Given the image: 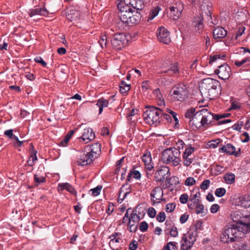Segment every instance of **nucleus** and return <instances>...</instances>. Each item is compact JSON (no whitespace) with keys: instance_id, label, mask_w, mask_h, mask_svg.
I'll return each mask as SVG.
<instances>
[{"instance_id":"obj_1","label":"nucleus","mask_w":250,"mask_h":250,"mask_svg":"<svg viewBox=\"0 0 250 250\" xmlns=\"http://www.w3.org/2000/svg\"><path fill=\"white\" fill-rule=\"evenodd\" d=\"M248 228L243 226L237 227L232 225L226 226L220 235L221 241L224 243H231L239 241L248 232Z\"/></svg>"},{"instance_id":"obj_2","label":"nucleus","mask_w":250,"mask_h":250,"mask_svg":"<svg viewBox=\"0 0 250 250\" xmlns=\"http://www.w3.org/2000/svg\"><path fill=\"white\" fill-rule=\"evenodd\" d=\"M215 114L212 113L207 108H202L196 112L195 116L191 122L196 130L202 127L208 128L216 125Z\"/></svg>"},{"instance_id":"obj_3","label":"nucleus","mask_w":250,"mask_h":250,"mask_svg":"<svg viewBox=\"0 0 250 250\" xmlns=\"http://www.w3.org/2000/svg\"><path fill=\"white\" fill-rule=\"evenodd\" d=\"M221 87L219 81L211 78L204 79L199 86L200 91L203 97L212 99L216 94V90Z\"/></svg>"},{"instance_id":"obj_4","label":"nucleus","mask_w":250,"mask_h":250,"mask_svg":"<svg viewBox=\"0 0 250 250\" xmlns=\"http://www.w3.org/2000/svg\"><path fill=\"white\" fill-rule=\"evenodd\" d=\"M163 111L160 108L149 106L146 108L143 113L144 121L149 125L155 126L160 124L162 121Z\"/></svg>"},{"instance_id":"obj_5","label":"nucleus","mask_w":250,"mask_h":250,"mask_svg":"<svg viewBox=\"0 0 250 250\" xmlns=\"http://www.w3.org/2000/svg\"><path fill=\"white\" fill-rule=\"evenodd\" d=\"M230 217L236 224L232 225L240 227L242 226L248 228V232H250V213L247 211L235 210L231 212Z\"/></svg>"},{"instance_id":"obj_6","label":"nucleus","mask_w":250,"mask_h":250,"mask_svg":"<svg viewBox=\"0 0 250 250\" xmlns=\"http://www.w3.org/2000/svg\"><path fill=\"white\" fill-rule=\"evenodd\" d=\"M180 155V150L176 148L170 147L162 152L161 159L164 163L177 166L181 161Z\"/></svg>"},{"instance_id":"obj_7","label":"nucleus","mask_w":250,"mask_h":250,"mask_svg":"<svg viewBox=\"0 0 250 250\" xmlns=\"http://www.w3.org/2000/svg\"><path fill=\"white\" fill-rule=\"evenodd\" d=\"M120 0V2L117 5L118 8L120 10L118 16L120 21H119V23L122 22L126 25L133 13L130 7L132 5L131 4H125L124 0L123 1L121 0Z\"/></svg>"},{"instance_id":"obj_8","label":"nucleus","mask_w":250,"mask_h":250,"mask_svg":"<svg viewBox=\"0 0 250 250\" xmlns=\"http://www.w3.org/2000/svg\"><path fill=\"white\" fill-rule=\"evenodd\" d=\"M172 95L174 98L180 102L184 101L188 96V90L187 85L181 83L174 86L172 88Z\"/></svg>"},{"instance_id":"obj_9","label":"nucleus","mask_w":250,"mask_h":250,"mask_svg":"<svg viewBox=\"0 0 250 250\" xmlns=\"http://www.w3.org/2000/svg\"><path fill=\"white\" fill-rule=\"evenodd\" d=\"M159 74L167 73L168 76L174 77L179 73V69L177 63H172L169 62H166L162 64Z\"/></svg>"},{"instance_id":"obj_10","label":"nucleus","mask_w":250,"mask_h":250,"mask_svg":"<svg viewBox=\"0 0 250 250\" xmlns=\"http://www.w3.org/2000/svg\"><path fill=\"white\" fill-rule=\"evenodd\" d=\"M170 176L169 167L167 166H162L158 168L155 173V180L157 182H164L168 179Z\"/></svg>"},{"instance_id":"obj_11","label":"nucleus","mask_w":250,"mask_h":250,"mask_svg":"<svg viewBox=\"0 0 250 250\" xmlns=\"http://www.w3.org/2000/svg\"><path fill=\"white\" fill-rule=\"evenodd\" d=\"M113 47L121 49L126 43V36L124 33H116L111 41Z\"/></svg>"},{"instance_id":"obj_12","label":"nucleus","mask_w":250,"mask_h":250,"mask_svg":"<svg viewBox=\"0 0 250 250\" xmlns=\"http://www.w3.org/2000/svg\"><path fill=\"white\" fill-rule=\"evenodd\" d=\"M215 73L222 80H227L229 78L231 73L230 67L226 63L218 66V68L215 70Z\"/></svg>"},{"instance_id":"obj_13","label":"nucleus","mask_w":250,"mask_h":250,"mask_svg":"<svg viewBox=\"0 0 250 250\" xmlns=\"http://www.w3.org/2000/svg\"><path fill=\"white\" fill-rule=\"evenodd\" d=\"M92 156L88 151H86V149L84 148L83 152L79 156L77 160V163L78 165L81 166H85L91 164L94 160Z\"/></svg>"},{"instance_id":"obj_14","label":"nucleus","mask_w":250,"mask_h":250,"mask_svg":"<svg viewBox=\"0 0 250 250\" xmlns=\"http://www.w3.org/2000/svg\"><path fill=\"white\" fill-rule=\"evenodd\" d=\"M157 36L159 42L163 43L168 44L170 42L171 40L169 36V32L163 26L160 27L158 29Z\"/></svg>"},{"instance_id":"obj_15","label":"nucleus","mask_w":250,"mask_h":250,"mask_svg":"<svg viewBox=\"0 0 250 250\" xmlns=\"http://www.w3.org/2000/svg\"><path fill=\"white\" fill-rule=\"evenodd\" d=\"M195 150V148L189 146L186 148L183 154V164L187 167L189 166L193 161L192 153Z\"/></svg>"},{"instance_id":"obj_16","label":"nucleus","mask_w":250,"mask_h":250,"mask_svg":"<svg viewBox=\"0 0 250 250\" xmlns=\"http://www.w3.org/2000/svg\"><path fill=\"white\" fill-rule=\"evenodd\" d=\"M164 193L162 188L161 187H155L150 193L151 201L152 205H154L156 203H160L162 200Z\"/></svg>"},{"instance_id":"obj_17","label":"nucleus","mask_w":250,"mask_h":250,"mask_svg":"<svg viewBox=\"0 0 250 250\" xmlns=\"http://www.w3.org/2000/svg\"><path fill=\"white\" fill-rule=\"evenodd\" d=\"M94 138V132L91 128L88 127L84 129L83 135L79 139L80 142L83 141V143L86 144Z\"/></svg>"},{"instance_id":"obj_18","label":"nucleus","mask_w":250,"mask_h":250,"mask_svg":"<svg viewBox=\"0 0 250 250\" xmlns=\"http://www.w3.org/2000/svg\"><path fill=\"white\" fill-rule=\"evenodd\" d=\"M86 151L88 152L93 156L94 160L98 157L101 153V145L99 143H95L91 146H86L84 147Z\"/></svg>"},{"instance_id":"obj_19","label":"nucleus","mask_w":250,"mask_h":250,"mask_svg":"<svg viewBox=\"0 0 250 250\" xmlns=\"http://www.w3.org/2000/svg\"><path fill=\"white\" fill-rule=\"evenodd\" d=\"M188 207L189 209L193 210L196 214L203 213L204 208L203 205L201 204L200 200L188 201Z\"/></svg>"},{"instance_id":"obj_20","label":"nucleus","mask_w":250,"mask_h":250,"mask_svg":"<svg viewBox=\"0 0 250 250\" xmlns=\"http://www.w3.org/2000/svg\"><path fill=\"white\" fill-rule=\"evenodd\" d=\"M235 203L238 206H241L245 208L250 207V195L245 194L239 196L235 199Z\"/></svg>"},{"instance_id":"obj_21","label":"nucleus","mask_w":250,"mask_h":250,"mask_svg":"<svg viewBox=\"0 0 250 250\" xmlns=\"http://www.w3.org/2000/svg\"><path fill=\"white\" fill-rule=\"evenodd\" d=\"M142 160L144 163L146 170L150 171L153 170L154 167L151 163L152 159L149 152H147L144 154L142 157Z\"/></svg>"},{"instance_id":"obj_22","label":"nucleus","mask_w":250,"mask_h":250,"mask_svg":"<svg viewBox=\"0 0 250 250\" xmlns=\"http://www.w3.org/2000/svg\"><path fill=\"white\" fill-rule=\"evenodd\" d=\"M219 151L227 153L230 155H234L236 156H238V152H236V148L231 144H227L226 145L222 146L219 148Z\"/></svg>"},{"instance_id":"obj_23","label":"nucleus","mask_w":250,"mask_h":250,"mask_svg":"<svg viewBox=\"0 0 250 250\" xmlns=\"http://www.w3.org/2000/svg\"><path fill=\"white\" fill-rule=\"evenodd\" d=\"M170 17L173 20H178L181 15L182 9L178 8L177 6H172L169 7Z\"/></svg>"},{"instance_id":"obj_24","label":"nucleus","mask_w":250,"mask_h":250,"mask_svg":"<svg viewBox=\"0 0 250 250\" xmlns=\"http://www.w3.org/2000/svg\"><path fill=\"white\" fill-rule=\"evenodd\" d=\"M63 189H66L72 194L75 195V196L76 195V191L74 188L68 183H61L58 185V190L59 192L62 191Z\"/></svg>"},{"instance_id":"obj_25","label":"nucleus","mask_w":250,"mask_h":250,"mask_svg":"<svg viewBox=\"0 0 250 250\" xmlns=\"http://www.w3.org/2000/svg\"><path fill=\"white\" fill-rule=\"evenodd\" d=\"M195 239L190 240L188 239L186 234H184L182 236L181 243V249L183 250H188L193 245V242Z\"/></svg>"},{"instance_id":"obj_26","label":"nucleus","mask_w":250,"mask_h":250,"mask_svg":"<svg viewBox=\"0 0 250 250\" xmlns=\"http://www.w3.org/2000/svg\"><path fill=\"white\" fill-rule=\"evenodd\" d=\"M227 34V31L221 27H216L213 31V36L215 39L223 38L226 36Z\"/></svg>"},{"instance_id":"obj_27","label":"nucleus","mask_w":250,"mask_h":250,"mask_svg":"<svg viewBox=\"0 0 250 250\" xmlns=\"http://www.w3.org/2000/svg\"><path fill=\"white\" fill-rule=\"evenodd\" d=\"M195 109L193 107L188 109L185 113V116L186 118L189 119V125L193 130H196V127L192 125L191 122L195 116Z\"/></svg>"},{"instance_id":"obj_28","label":"nucleus","mask_w":250,"mask_h":250,"mask_svg":"<svg viewBox=\"0 0 250 250\" xmlns=\"http://www.w3.org/2000/svg\"><path fill=\"white\" fill-rule=\"evenodd\" d=\"M141 15L140 13H138L137 11L135 13H132L131 17L127 21L125 26H130L133 24H136L139 22L141 20Z\"/></svg>"},{"instance_id":"obj_29","label":"nucleus","mask_w":250,"mask_h":250,"mask_svg":"<svg viewBox=\"0 0 250 250\" xmlns=\"http://www.w3.org/2000/svg\"><path fill=\"white\" fill-rule=\"evenodd\" d=\"M49 12L46 8H36L35 9L31 10L29 14L31 17L35 15H42L46 16L48 15Z\"/></svg>"},{"instance_id":"obj_30","label":"nucleus","mask_w":250,"mask_h":250,"mask_svg":"<svg viewBox=\"0 0 250 250\" xmlns=\"http://www.w3.org/2000/svg\"><path fill=\"white\" fill-rule=\"evenodd\" d=\"M161 10V8L159 6H156L154 7H153L150 11V13L148 17L147 21H149L153 20L155 17H156L160 11Z\"/></svg>"},{"instance_id":"obj_31","label":"nucleus","mask_w":250,"mask_h":250,"mask_svg":"<svg viewBox=\"0 0 250 250\" xmlns=\"http://www.w3.org/2000/svg\"><path fill=\"white\" fill-rule=\"evenodd\" d=\"M108 101L104 98H101L98 100L96 105L99 108V114L102 113L104 107H105L108 106Z\"/></svg>"},{"instance_id":"obj_32","label":"nucleus","mask_w":250,"mask_h":250,"mask_svg":"<svg viewBox=\"0 0 250 250\" xmlns=\"http://www.w3.org/2000/svg\"><path fill=\"white\" fill-rule=\"evenodd\" d=\"M200 193L199 192V188H195L191 191L189 201H195L196 200H199V199H197V198H200Z\"/></svg>"},{"instance_id":"obj_33","label":"nucleus","mask_w":250,"mask_h":250,"mask_svg":"<svg viewBox=\"0 0 250 250\" xmlns=\"http://www.w3.org/2000/svg\"><path fill=\"white\" fill-rule=\"evenodd\" d=\"M137 208L135 210H133L131 213L130 219L129 221H132V223H138L141 218L140 216L137 214Z\"/></svg>"},{"instance_id":"obj_34","label":"nucleus","mask_w":250,"mask_h":250,"mask_svg":"<svg viewBox=\"0 0 250 250\" xmlns=\"http://www.w3.org/2000/svg\"><path fill=\"white\" fill-rule=\"evenodd\" d=\"M235 175L231 173H228L224 176L226 183L228 184H232L235 180Z\"/></svg>"},{"instance_id":"obj_35","label":"nucleus","mask_w":250,"mask_h":250,"mask_svg":"<svg viewBox=\"0 0 250 250\" xmlns=\"http://www.w3.org/2000/svg\"><path fill=\"white\" fill-rule=\"evenodd\" d=\"M4 134L9 139L15 140L16 143H18L20 141L18 137L13 134V130L12 129L5 130L4 132Z\"/></svg>"},{"instance_id":"obj_36","label":"nucleus","mask_w":250,"mask_h":250,"mask_svg":"<svg viewBox=\"0 0 250 250\" xmlns=\"http://www.w3.org/2000/svg\"><path fill=\"white\" fill-rule=\"evenodd\" d=\"M130 89V85L126 83L124 81H122L120 84V91L122 93H125Z\"/></svg>"},{"instance_id":"obj_37","label":"nucleus","mask_w":250,"mask_h":250,"mask_svg":"<svg viewBox=\"0 0 250 250\" xmlns=\"http://www.w3.org/2000/svg\"><path fill=\"white\" fill-rule=\"evenodd\" d=\"M193 25L196 30H200L203 28V20L200 17H198L193 21Z\"/></svg>"},{"instance_id":"obj_38","label":"nucleus","mask_w":250,"mask_h":250,"mask_svg":"<svg viewBox=\"0 0 250 250\" xmlns=\"http://www.w3.org/2000/svg\"><path fill=\"white\" fill-rule=\"evenodd\" d=\"M76 130H72L69 131L67 134L66 135L64 139L62 141H61V143L62 145L64 146L65 144H66L70 140V138H71L72 136L73 135L74 133L75 132Z\"/></svg>"},{"instance_id":"obj_39","label":"nucleus","mask_w":250,"mask_h":250,"mask_svg":"<svg viewBox=\"0 0 250 250\" xmlns=\"http://www.w3.org/2000/svg\"><path fill=\"white\" fill-rule=\"evenodd\" d=\"M132 175L136 179H140L141 177V174L139 171L134 170V171L130 172L128 173L127 177V181H129L130 180Z\"/></svg>"},{"instance_id":"obj_40","label":"nucleus","mask_w":250,"mask_h":250,"mask_svg":"<svg viewBox=\"0 0 250 250\" xmlns=\"http://www.w3.org/2000/svg\"><path fill=\"white\" fill-rule=\"evenodd\" d=\"M244 122L242 119L239 120L236 124H235L232 128L233 130L238 131L239 132H241L242 127L244 125Z\"/></svg>"},{"instance_id":"obj_41","label":"nucleus","mask_w":250,"mask_h":250,"mask_svg":"<svg viewBox=\"0 0 250 250\" xmlns=\"http://www.w3.org/2000/svg\"><path fill=\"white\" fill-rule=\"evenodd\" d=\"M225 57V55H214L213 56H210L209 57V63L211 64L214 62L217 61L218 60H224V58Z\"/></svg>"},{"instance_id":"obj_42","label":"nucleus","mask_w":250,"mask_h":250,"mask_svg":"<svg viewBox=\"0 0 250 250\" xmlns=\"http://www.w3.org/2000/svg\"><path fill=\"white\" fill-rule=\"evenodd\" d=\"M221 140L220 139H217L215 140H212L209 141L207 145L208 148H215L216 147L218 144L221 142Z\"/></svg>"},{"instance_id":"obj_43","label":"nucleus","mask_w":250,"mask_h":250,"mask_svg":"<svg viewBox=\"0 0 250 250\" xmlns=\"http://www.w3.org/2000/svg\"><path fill=\"white\" fill-rule=\"evenodd\" d=\"M124 186H123L121 189L120 191L119 192V197L118 199V202L119 203H121L123 200L126 197V196L129 193V192H126L125 193H123V195H122V193L123 192V188Z\"/></svg>"},{"instance_id":"obj_44","label":"nucleus","mask_w":250,"mask_h":250,"mask_svg":"<svg viewBox=\"0 0 250 250\" xmlns=\"http://www.w3.org/2000/svg\"><path fill=\"white\" fill-rule=\"evenodd\" d=\"M120 234H121V233L118 232H115L109 236V238H111V240L110 241L109 244H110L111 243H114V242L116 243H119L121 239L117 237L119 236Z\"/></svg>"},{"instance_id":"obj_45","label":"nucleus","mask_w":250,"mask_h":250,"mask_svg":"<svg viewBox=\"0 0 250 250\" xmlns=\"http://www.w3.org/2000/svg\"><path fill=\"white\" fill-rule=\"evenodd\" d=\"M128 229L130 232H135L138 229V223H132V221H129L128 223Z\"/></svg>"},{"instance_id":"obj_46","label":"nucleus","mask_w":250,"mask_h":250,"mask_svg":"<svg viewBox=\"0 0 250 250\" xmlns=\"http://www.w3.org/2000/svg\"><path fill=\"white\" fill-rule=\"evenodd\" d=\"M167 230H169L170 232V235L172 237H176L178 236V231L177 230V228L174 226L172 225L170 228L167 229Z\"/></svg>"},{"instance_id":"obj_47","label":"nucleus","mask_w":250,"mask_h":250,"mask_svg":"<svg viewBox=\"0 0 250 250\" xmlns=\"http://www.w3.org/2000/svg\"><path fill=\"white\" fill-rule=\"evenodd\" d=\"M163 250H177L175 244L170 242L163 248Z\"/></svg>"},{"instance_id":"obj_48","label":"nucleus","mask_w":250,"mask_h":250,"mask_svg":"<svg viewBox=\"0 0 250 250\" xmlns=\"http://www.w3.org/2000/svg\"><path fill=\"white\" fill-rule=\"evenodd\" d=\"M226 192V190L224 188H220L216 189L215 194L218 197H221L225 194Z\"/></svg>"},{"instance_id":"obj_49","label":"nucleus","mask_w":250,"mask_h":250,"mask_svg":"<svg viewBox=\"0 0 250 250\" xmlns=\"http://www.w3.org/2000/svg\"><path fill=\"white\" fill-rule=\"evenodd\" d=\"M99 42L102 48H104L106 46L107 42V37L106 35H103L101 36L100 39L99 41Z\"/></svg>"},{"instance_id":"obj_50","label":"nucleus","mask_w":250,"mask_h":250,"mask_svg":"<svg viewBox=\"0 0 250 250\" xmlns=\"http://www.w3.org/2000/svg\"><path fill=\"white\" fill-rule=\"evenodd\" d=\"M34 181L35 182L38 184V185L41 183H44L45 182V178L43 176H39L37 174L34 175Z\"/></svg>"},{"instance_id":"obj_51","label":"nucleus","mask_w":250,"mask_h":250,"mask_svg":"<svg viewBox=\"0 0 250 250\" xmlns=\"http://www.w3.org/2000/svg\"><path fill=\"white\" fill-rule=\"evenodd\" d=\"M102 186H98L97 187H96L93 189H91L90 190V191L92 192V195L94 196L99 195L100 194V192L102 189Z\"/></svg>"},{"instance_id":"obj_52","label":"nucleus","mask_w":250,"mask_h":250,"mask_svg":"<svg viewBox=\"0 0 250 250\" xmlns=\"http://www.w3.org/2000/svg\"><path fill=\"white\" fill-rule=\"evenodd\" d=\"M196 181L194 178L191 177H189L185 180V184L187 186H190L194 185Z\"/></svg>"},{"instance_id":"obj_53","label":"nucleus","mask_w":250,"mask_h":250,"mask_svg":"<svg viewBox=\"0 0 250 250\" xmlns=\"http://www.w3.org/2000/svg\"><path fill=\"white\" fill-rule=\"evenodd\" d=\"M176 205L174 203H168L166 205V211L167 212H171L174 211Z\"/></svg>"},{"instance_id":"obj_54","label":"nucleus","mask_w":250,"mask_h":250,"mask_svg":"<svg viewBox=\"0 0 250 250\" xmlns=\"http://www.w3.org/2000/svg\"><path fill=\"white\" fill-rule=\"evenodd\" d=\"M150 82L148 81H144L142 83V89L144 92L146 91L150 88Z\"/></svg>"},{"instance_id":"obj_55","label":"nucleus","mask_w":250,"mask_h":250,"mask_svg":"<svg viewBox=\"0 0 250 250\" xmlns=\"http://www.w3.org/2000/svg\"><path fill=\"white\" fill-rule=\"evenodd\" d=\"M166 218V214L164 212H160L156 217L157 220L159 222H163Z\"/></svg>"},{"instance_id":"obj_56","label":"nucleus","mask_w":250,"mask_h":250,"mask_svg":"<svg viewBox=\"0 0 250 250\" xmlns=\"http://www.w3.org/2000/svg\"><path fill=\"white\" fill-rule=\"evenodd\" d=\"M148 226L146 221H143L140 223L139 229L142 232L146 231L148 229Z\"/></svg>"},{"instance_id":"obj_57","label":"nucleus","mask_w":250,"mask_h":250,"mask_svg":"<svg viewBox=\"0 0 250 250\" xmlns=\"http://www.w3.org/2000/svg\"><path fill=\"white\" fill-rule=\"evenodd\" d=\"M210 183L209 180H204L200 185V188L203 190L207 189L209 186Z\"/></svg>"},{"instance_id":"obj_58","label":"nucleus","mask_w":250,"mask_h":250,"mask_svg":"<svg viewBox=\"0 0 250 250\" xmlns=\"http://www.w3.org/2000/svg\"><path fill=\"white\" fill-rule=\"evenodd\" d=\"M167 111L169 114L171 115L172 117L174 119L175 122H176L175 125L177 124H178L179 120L177 117V113L170 109H167Z\"/></svg>"},{"instance_id":"obj_59","label":"nucleus","mask_w":250,"mask_h":250,"mask_svg":"<svg viewBox=\"0 0 250 250\" xmlns=\"http://www.w3.org/2000/svg\"><path fill=\"white\" fill-rule=\"evenodd\" d=\"M147 214L149 217L154 218L156 216V211L154 208L151 207L148 208Z\"/></svg>"},{"instance_id":"obj_60","label":"nucleus","mask_w":250,"mask_h":250,"mask_svg":"<svg viewBox=\"0 0 250 250\" xmlns=\"http://www.w3.org/2000/svg\"><path fill=\"white\" fill-rule=\"evenodd\" d=\"M34 61L37 62L42 64V65L43 67H45L46 66V62H45L42 59V58L40 56H37L34 59Z\"/></svg>"},{"instance_id":"obj_61","label":"nucleus","mask_w":250,"mask_h":250,"mask_svg":"<svg viewBox=\"0 0 250 250\" xmlns=\"http://www.w3.org/2000/svg\"><path fill=\"white\" fill-rule=\"evenodd\" d=\"M241 139L244 143L248 142L250 140L249 134L247 132H244L241 136Z\"/></svg>"},{"instance_id":"obj_62","label":"nucleus","mask_w":250,"mask_h":250,"mask_svg":"<svg viewBox=\"0 0 250 250\" xmlns=\"http://www.w3.org/2000/svg\"><path fill=\"white\" fill-rule=\"evenodd\" d=\"M188 196L187 194H182L179 198L180 202L182 204H186L188 200Z\"/></svg>"},{"instance_id":"obj_63","label":"nucleus","mask_w":250,"mask_h":250,"mask_svg":"<svg viewBox=\"0 0 250 250\" xmlns=\"http://www.w3.org/2000/svg\"><path fill=\"white\" fill-rule=\"evenodd\" d=\"M153 95L154 97L156 98H157V99H160L161 98H163L161 94L160 89L158 88L154 90Z\"/></svg>"},{"instance_id":"obj_64","label":"nucleus","mask_w":250,"mask_h":250,"mask_svg":"<svg viewBox=\"0 0 250 250\" xmlns=\"http://www.w3.org/2000/svg\"><path fill=\"white\" fill-rule=\"evenodd\" d=\"M138 244L136 241H132L129 244L130 250H135L137 249Z\"/></svg>"}]
</instances>
